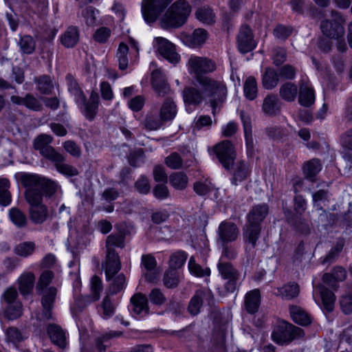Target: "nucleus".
<instances>
[{
	"label": "nucleus",
	"instance_id": "1",
	"mask_svg": "<svg viewBox=\"0 0 352 352\" xmlns=\"http://www.w3.org/2000/svg\"><path fill=\"white\" fill-rule=\"evenodd\" d=\"M188 65L190 72L195 74L196 80L203 87L206 96L209 98L212 114L215 116L217 108L226 99L227 88L223 82L203 75L216 70L215 62L206 57L191 56Z\"/></svg>",
	"mask_w": 352,
	"mask_h": 352
},
{
	"label": "nucleus",
	"instance_id": "2",
	"mask_svg": "<svg viewBox=\"0 0 352 352\" xmlns=\"http://www.w3.org/2000/svg\"><path fill=\"white\" fill-rule=\"evenodd\" d=\"M18 178L26 188L25 197L30 206V220L35 224L42 223L44 221V183L36 175L20 173Z\"/></svg>",
	"mask_w": 352,
	"mask_h": 352
},
{
	"label": "nucleus",
	"instance_id": "3",
	"mask_svg": "<svg viewBox=\"0 0 352 352\" xmlns=\"http://www.w3.org/2000/svg\"><path fill=\"white\" fill-rule=\"evenodd\" d=\"M269 213L267 204L254 206L247 214V223L243 228V237L245 250L252 252L256 246L261 232V222Z\"/></svg>",
	"mask_w": 352,
	"mask_h": 352
},
{
	"label": "nucleus",
	"instance_id": "4",
	"mask_svg": "<svg viewBox=\"0 0 352 352\" xmlns=\"http://www.w3.org/2000/svg\"><path fill=\"white\" fill-rule=\"evenodd\" d=\"M66 81L68 90L75 96L76 102L80 107L81 112L88 120H94L98 113L99 106L100 98L98 94L92 91L87 100L72 75L68 74L66 76Z\"/></svg>",
	"mask_w": 352,
	"mask_h": 352
},
{
	"label": "nucleus",
	"instance_id": "5",
	"mask_svg": "<svg viewBox=\"0 0 352 352\" xmlns=\"http://www.w3.org/2000/svg\"><path fill=\"white\" fill-rule=\"evenodd\" d=\"M191 12V6L186 0L175 1L161 18V27L164 29L177 28L187 21Z\"/></svg>",
	"mask_w": 352,
	"mask_h": 352
},
{
	"label": "nucleus",
	"instance_id": "6",
	"mask_svg": "<svg viewBox=\"0 0 352 352\" xmlns=\"http://www.w3.org/2000/svg\"><path fill=\"white\" fill-rule=\"evenodd\" d=\"M305 334L302 329L286 321H280L274 328L272 338L276 344L284 345L291 343L294 340L303 338Z\"/></svg>",
	"mask_w": 352,
	"mask_h": 352
},
{
	"label": "nucleus",
	"instance_id": "7",
	"mask_svg": "<svg viewBox=\"0 0 352 352\" xmlns=\"http://www.w3.org/2000/svg\"><path fill=\"white\" fill-rule=\"evenodd\" d=\"M332 19H324L320 23V30L323 35L332 39H339L344 35L343 24L346 19L342 14L336 10L331 11Z\"/></svg>",
	"mask_w": 352,
	"mask_h": 352
},
{
	"label": "nucleus",
	"instance_id": "8",
	"mask_svg": "<svg viewBox=\"0 0 352 352\" xmlns=\"http://www.w3.org/2000/svg\"><path fill=\"white\" fill-rule=\"evenodd\" d=\"M218 271L222 278L227 280L225 289L228 292L233 293L241 283V273L230 262L219 260L217 264Z\"/></svg>",
	"mask_w": 352,
	"mask_h": 352
},
{
	"label": "nucleus",
	"instance_id": "9",
	"mask_svg": "<svg viewBox=\"0 0 352 352\" xmlns=\"http://www.w3.org/2000/svg\"><path fill=\"white\" fill-rule=\"evenodd\" d=\"M214 151L223 167L230 170L236 157L232 142L223 140L214 146Z\"/></svg>",
	"mask_w": 352,
	"mask_h": 352
},
{
	"label": "nucleus",
	"instance_id": "10",
	"mask_svg": "<svg viewBox=\"0 0 352 352\" xmlns=\"http://www.w3.org/2000/svg\"><path fill=\"white\" fill-rule=\"evenodd\" d=\"M172 0H144L142 12L147 23L155 22L160 14L166 8Z\"/></svg>",
	"mask_w": 352,
	"mask_h": 352
},
{
	"label": "nucleus",
	"instance_id": "11",
	"mask_svg": "<svg viewBox=\"0 0 352 352\" xmlns=\"http://www.w3.org/2000/svg\"><path fill=\"white\" fill-rule=\"evenodd\" d=\"M45 158L52 161L56 170L66 176H76L78 175L76 168L67 164H65L63 155L57 152L52 146H45Z\"/></svg>",
	"mask_w": 352,
	"mask_h": 352
},
{
	"label": "nucleus",
	"instance_id": "12",
	"mask_svg": "<svg viewBox=\"0 0 352 352\" xmlns=\"http://www.w3.org/2000/svg\"><path fill=\"white\" fill-rule=\"evenodd\" d=\"M154 47L157 52L173 64H177L180 60V56L177 53L175 45L166 38L156 37L154 39Z\"/></svg>",
	"mask_w": 352,
	"mask_h": 352
},
{
	"label": "nucleus",
	"instance_id": "13",
	"mask_svg": "<svg viewBox=\"0 0 352 352\" xmlns=\"http://www.w3.org/2000/svg\"><path fill=\"white\" fill-rule=\"evenodd\" d=\"M237 43L239 50L243 54L252 51L256 47L252 31L249 25H241L237 36Z\"/></svg>",
	"mask_w": 352,
	"mask_h": 352
},
{
	"label": "nucleus",
	"instance_id": "14",
	"mask_svg": "<svg viewBox=\"0 0 352 352\" xmlns=\"http://www.w3.org/2000/svg\"><path fill=\"white\" fill-rule=\"evenodd\" d=\"M46 331L51 342L61 349L67 346V338L65 331L56 323H49L46 327Z\"/></svg>",
	"mask_w": 352,
	"mask_h": 352
},
{
	"label": "nucleus",
	"instance_id": "15",
	"mask_svg": "<svg viewBox=\"0 0 352 352\" xmlns=\"http://www.w3.org/2000/svg\"><path fill=\"white\" fill-rule=\"evenodd\" d=\"M239 234V228L232 222L223 221L218 228L219 239L223 244L235 241Z\"/></svg>",
	"mask_w": 352,
	"mask_h": 352
},
{
	"label": "nucleus",
	"instance_id": "16",
	"mask_svg": "<svg viewBox=\"0 0 352 352\" xmlns=\"http://www.w3.org/2000/svg\"><path fill=\"white\" fill-rule=\"evenodd\" d=\"M151 85L160 97H164L170 91V86L165 76L159 69L154 70L151 74Z\"/></svg>",
	"mask_w": 352,
	"mask_h": 352
},
{
	"label": "nucleus",
	"instance_id": "17",
	"mask_svg": "<svg viewBox=\"0 0 352 352\" xmlns=\"http://www.w3.org/2000/svg\"><path fill=\"white\" fill-rule=\"evenodd\" d=\"M347 273L346 270L341 266H336L333 268L331 272L324 273L322 276V281L337 290L338 288V283L346 280Z\"/></svg>",
	"mask_w": 352,
	"mask_h": 352
},
{
	"label": "nucleus",
	"instance_id": "18",
	"mask_svg": "<svg viewBox=\"0 0 352 352\" xmlns=\"http://www.w3.org/2000/svg\"><path fill=\"white\" fill-rule=\"evenodd\" d=\"M231 168H232L231 183L235 186L247 179L251 173L248 164L243 160H239L236 163L234 162Z\"/></svg>",
	"mask_w": 352,
	"mask_h": 352
},
{
	"label": "nucleus",
	"instance_id": "19",
	"mask_svg": "<svg viewBox=\"0 0 352 352\" xmlns=\"http://www.w3.org/2000/svg\"><path fill=\"white\" fill-rule=\"evenodd\" d=\"M141 263L146 271L143 273L145 279L148 282L155 281L159 276V272L156 269L157 261L155 257L151 254H144L142 256Z\"/></svg>",
	"mask_w": 352,
	"mask_h": 352
},
{
	"label": "nucleus",
	"instance_id": "20",
	"mask_svg": "<svg viewBox=\"0 0 352 352\" xmlns=\"http://www.w3.org/2000/svg\"><path fill=\"white\" fill-rule=\"evenodd\" d=\"M132 311L140 316L148 315L149 313L148 302L146 295L136 293L131 298Z\"/></svg>",
	"mask_w": 352,
	"mask_h": 352
},
{
	"label": "nucleus",
	"instance_id": "21",
	"mask_svg": "<svg viewBox=\"0 0 352 352\" xmlns=\"http://www.w3.org/2000/svg\"><path fill=\"white\" fill-rule=\"evenodd\" d=\"M211 292L210 291L199 289L197 290L194 296L191 298L188 306V311L192 316L197 315L201 310L204 304V300L207 297H210Z\"/></svg>",
	"mask_w": 352,
	"mask_h": 352
},
{
	"label": "nucleus",
	"instance_id": "22",
	"mask_svg": "<svg viewBox=\"0 0 352 352\" xmlns=\"http://www.w3.org/2000/svg\"><path fill=\"white\" fill-rule=\"evenodd\" d=\"M59 284L54 285H45V320H52V309L56 299Z\"/></svg>",
	"mask_w": 352,
	"mask_h": 352
},
{
	"label": "nucleus",
	"instance_id": "23",
	"mask_svg": "<svg viewBox=\"0 0 352 352\" xmlns=\"http://www.w3.org/2000/svg\"><path fill=\"white\" fill-rule=\"evenodd\" d=\"M207 38V31L202 28L195 30L191 35L186 33L181 34V39L183 43L191 47L203 44L206 41Z\"/></svg>",
	"mask_w": 352,
	"mask_h": 352
},
{
	"label": "nucleus",
	"instance_id": "24",
	"mask_svg": "<svg viewBox=\"0 0 352 352\" xmlns=\"http://www.w3.org/2000/svg\"><path fill=\"white\" fill-rule=\"evenodd\" d=\"M121 268L119 256L116 252H107L104 272L106 278L109 279L116 275Z\"/></svg>",
	"mask_w": 352,
	"mask_h": 352
},
{
	"label": "nucleus",
	"instance_id": "25",
	"mask_svg": "<svg viewBox=\"0 0 352 352\" xmlns=\"http://www.w3.org/2000/svg\"><path fill=\"white\" fill-rule=\"evenodd\" d=\"M241 118L243 125L247 155L252 157L254 154V142L252 134V124L250 117L244 111L241 112Z\"/></svg>",
	"mask_w": 352,
	"mask_h": 352
},
{
	"label": "nucleus",
	"instance_id": "26",
	"mask_svg": "<svg viewBox=\"0 0 352 352\" xmlns=\"http://www.w3.org/2000/svg\"><path fill=\"white\" fill-rule=\"evenodd\" d=\"M281 109V102L278 96L274 94L267 95L263 100L262 110L270 116L278 114Z\"/></svg>",
	"mask_w": 352,
	"mask_h": 352
},
{
	"label": "nucleus",
	"instance_id": "27",
	"mask_svg": "<svg viewBox=\"0 0 352 352\" xmlns=\"http://www.w3.org/2000/svg\"><path fill=\"white\" fill-rule=\"evenodd\" d=\"M261 302L260 291L257 289L248 292L245 296L244 305L248 313L253 314L258 311Z\"/></svg>",
	"mask_w": 352,
	"mask_h": 352
},
{
	"label": "nucleus",
	"instance_id": "28",
	"mask_svg": "<svg viewBox=\"0 0 352 352\" xmlns=\"http://www.w3.org/2000/svg\"><path fill=\"white\" fill-rule=\"evenodd\" d=\"M316 288L318 289L320 294L323 309L327 312H331L336 301L335 294L322 284H318Z\"/></svg>",
	"mask_w": 352,
	"mask_h": 352
},
{
	"label": "nucleus",
	"instance_id": "29",
	"mask_svg": "<svg viewBox=\"0 0 352 352\" xmlns=\"http://www.w3.org/2000/svg\"><path fill=\"white\" fill-rule=\"evenodd\" d=\"M289 312L293 321L301 326H307L311 322V316L302 308L297 305L289 307Z\"/></svg>",
	"mask_w": 352,
	"mask_h": 352
},
{
	"label": "nucleus",
	"instance_id": "30",
	"mask_svg": "<svg viewBox=\"0 0 352 352\" xmlns=\"http://www.w3.org/2000/svg\"><path fill=\"white\" fill-rule=\"evenodd\" d=\"M285 214L288 223L294 226L297 230L305 234L309 232V226L305 219L294 214L289 210L285 211Z\"/></svg>",
	"mask_w": 352,
	"mask_h": 352
},
{
	"label": "nucleus",
	"instance_id": "31",
	"mask_svg": "<svg viewBox=\"0 0 352 352\" xmlns=\"http://www.w3.org/2000/svg\"><path fill=\"white\" fill-rule=\"evenodd\" d=\"M109 282L107 292L110 295H116L126 287V279L124 274L113 275L109 279H107Z\"/></svg>",
	"mask_w": 352,
	"mask_h": 352
},
{
	"label": "nucleus",
	"instance_id": "32",
	"mask_svg": "<svg viewBox=\"0 0 352 352\" xmlns=\"http://www.w3.org/2000/svg\"><path fill=\"white\" fill-rule=\"evenodd\" d=\"M177 115V106L170 98H166L160 109V116L164 122L173 120Z\"/></svg>",
	"mask_w": 352,
	"mask_h": 352
},
{
	"label": "nucleus",
	"instance_id": "33",
	"mask_svg": "<svg viewBox=\"0 0 352 352\" xmlns=\"http://www.w3.org/2000/svg\"><path fill=\"white\" fill-rule=\"evenodd\" d=\"M314 91L307 85L302 83L299 87L298 102L300 105L309 107L314 103Z\"/></svg>",
	"mask_w": 352,
	"mask_h": 352
},
{
	"label": "nucleus",
	"instance_id": "34",
	"mask_svg": "<svg viewBox=\"0 0 352 352\" xmlns=\"http://www.w3.org/2000/svg\"><path fill=\"white\" fill-rule=\"evenodd\" d=\"M107 252H116L114 247L123 248L125 246V233L118 232L109 235L106 239Z\"/></svg>",
	"mask_w": 352,
	"mask_h": 352
},
{
	"label": "nucleus",
	"instance_id": "35",
	"mask_svg": "<svg viewBox=\"0 0 352 352\" xmlns=\"http://www.w3.org/2000/svg\"><path fill=\"white\" fill-rule=\"evenodd\" d=\"M298 87L294 83L287 82L283 84L279 89L280 97L287 102H294L298 94Z\"/></svg>",
	"mask_w": 352,
	"mask_h": 352
},
{
	"label": "nucleus",
	"instance_id": "36",
	"mask_svg": "<svg viewBox=\"0 0 352 352\" xmlns=\"http://www.w3.org/2000/svg\"><path fill=\"white\" fill-rule=\"evenodd\" d=\"M34 279V276L31 272H26L21 275L18 282L19 289L21 295H28L32 291Z\"/></svg>",
	"mask_w": 352,
	"mask_h": 352
},
{
	"label": "nucleus",
	"instance_id": "37",
	"mask_svg": "<svg viewBox=\"0 0 352 352\" xmlns=\"http://www.w3.org/2000/svg\"><path fill=\"white\" fill-rule=\"evenodd\" d=\"M79 41V32L76 27H69L61 36V43L66 47H74Z\"/></svg>",
	"mask_w": 352,
	"mask_h": 352
},
{
	"label": "nucleus",
	"instance_id": "38",
	"mask_svg": "<svg viewBox=\"0 0 352 352\" xmlns=\"http://www.w3.org/2000/svg\"><path fill=\"white\" fill-rule=\"evenodd\" d=\"M183 97L185 103L197 105L203 99V94L197 89L192 87H186L183 91Z\"/></svg>",
	"mask_w": 352,
	"mask_h": 352
},
{
	"label": "nucleus",
	"instance_id": "39",
	"mask_svg": "<svg viewBox=\"0 0 352 352\" xmlns=\"http://www.w3.org/2000/svg\"><path fill=\"white\" fill-rule=\"evenodd\" d=\"M11 100L14 104L25 105L28 109L34 111L39 110L41 107V102L30 95H27L25 98L13 96L11 97Z\"/></svg>",
	"mask_w": 352,
	"mask_h": 352
},
{
	"label": "nucleus",
	"instance_id": "40",
	"mask_svg": "<svg viewBox=\"0 0 352 352\" xmlns=\"http://www.w3.org/2000/svg\"><path fill=\"white\" fill-rule=\"evenodd\" d=\"M279 74L273 68L267 67L263 75L262 84L265 89H272L278 82Z\"/></svg>",
	"mask_w": 352,
	"mask_h": 352
},
{
	"label": "nucleus",
	"instance_id": "41",
	"mask_svg": "<svg viewBox=\"0 0 352 352\" xmlns=\"http://www.w3.org/2000/svg\"><path fill=\"white\" fill-rule=\"evenodd\" d=\"M320 170L321 164L318 159H312L305 163L303 166V173L305 177L311 181H314V178Z\"/></svg>",
	"mask_w": 352,
	"mask_h": 352
},
{
	"label": "nucleus",
	"instance_id": "42",
	"mask_svg": "<svg viewBox=\"0 0 352 352\" xmlns=\"http://www.w3.org/2000/svg\"><path fill=\"white\" fill-rule=\"evenodd\" d=\"M278 292L283 298L292 300L299 295L300 287L296 283H289L279 288Z\"/></svg>",
	"mask_w": 352,
	"mask_h": 352
},
{
	"label": "nucleus",
	"instance_id": "43",
	"mask_svg": "<svg viewBox=\"0 0 352 352\" xmlns=\"http://www.w3.org/2000/svg\"><path fill=\"white\" fill-rule=\"evenodd\" d=\"M169 181L171 186L177 190L185 189L188 183V177L183 172H176L171 174L169 177Z\"/></svg>",
	"mask_w": 352,
	"mask_h": 352
},
{
	"label": "nucleus",
	"instance_id": "44",
	"mask_svg": "<svg viewBox=\"0 0 352 352\" xmlns=\"http://www.w3.org/2000/svg\"><path fill=\"white\" fill-rule=\"evenodd\" d=\"M187 254L182 250H178L172 254L169 258V268L176 270L183 266L187 259Z\"/></svg>",
	"mask_w": 352,
	"mask_h": 352
},
{
	"label": "nucleus",
	"instance_id": "45",
	"mask_svg": "<svg viewBox=\"0 0 352 352\" xmlns=\"http://www.w3.org/2000/svg\"><path fill=\"white\" fill-rule=\"evenodd\" d=\"M244 94L250 100H253L257 96V83L254 77L249 76L243 86Z\"/></svg>",
	"mask_w": 352,
	"mask_h": 352
},
{
	"label": "nucleus",
	"instance_id": "46",
	"mask_svg": "<svg viewBox=\"0 0 352 352\" xmlns=\"http://www.w3.org/2000/svg\"><path fill=\"white\" fill-rule=\"evenodd\" d=\"M10 182L6 178H0V204L8 206L11 202V195L9 192Z\"/></svg>",
	"mask_w": 352,
	"mask_h": 352
},
{
	"label": "nucleus",
	"instance_id": "47",
	"mask_svg": "<svg viewBox=\"0 0 352 352\" xmlns=\"http://www.w3.org/2000/svg\"><path fill=\"white\" fill-rule=\"evenodd\" d=\"M164 120L162 118L153 113H148L146 116L142 124L144 126L149 130L154 131L160 129L164 124Z\"/></svg>",
	"mask_w": 352,
	"mask_h": 352
},
{
	"label": "nucleus",
	"instance_id": "48",
	"mask_svg": "<svg viewBox=\"0 0 352 352\" xmlns=\"http://www.w3.org/2000/svg\"><path fill=\"white\" fill-rule=\"evenodd\" d=\"M163 282L164 286L167 288L176 287L179 283V273L176 270L169 268L164 273Z\"/></svg>",
	"mask_w": 352,
	"mask_h": 352
},
{
	"label": "nucleus",
	"instance_id": "49",
	"mask_svg": "<svg viewBox=\"0 0 352 352\" xmlns=\"http://www.w3.org/2000/svg\"><path fill=\"white\" fill-rule=\"evenodd\" d=\"M129 53V47L124 44V43H121L119 45L118 52H117V58L119 63V68L121 70H124L128 67V58L127 54Z\"/></svg>",
	"mask_w": 352,
	"mask_h": 352
},
{
	"label": "nucleus",
	"instance_id": "50",
	"mask_svg": "<svg viewBox=\"0 0 352 352\" xmlns=\"http://www.w3.org/2000/svg\"><path fill=\"white\" fill-rule=\"evenodd\" d=\"M129 163L131 166L136 167L144 162L145 158L144 151L142 148H135L130 151L127 156Z\"/></svg>",
	"mask_w": 352,
	"mask_h": 352
},
{
	"label": "nucleus",
	"instance_id": "51",
	"mask_svg": "<svg viewBox=\"0 0 352 352\" xmlns=\"http://www.w3.org/2000/svg\"><path fill=\"white\" fill-rule=\"evenodd\" d=\"M188 269L192 274L198 277H203L204 276H209L210 274V269H203L199 265L196 263L194 256H191L188 262Z\"/></svg>",
	"mask_w": 352,
	"mask_h": 352
},
{
	"label": "nucleus",
	"instance_id": "52",
	"mask_svg": "<svg viewBox=\"0 0 352 352\" xmlns=\"http://www.w3.org/2000/svg\"><path fill=\"white\" fill-rule=\"evenodd\" d=\"M101 307L102 309V317L104 318L107 319L114 314L116 306L110 297V294H107L104 296L101 304Z\"/></svg>",
	"mask_w": 352,
	"mask_h": 352
},
{
	"label": "nucleus",
	"instance_id": "53",
	"mask_svg": "<svg viewBox=\"0 0 352 352\" xmlns=\"http://www.w3.org/2000/svg\"><path fill=\"white\" fill-rule=\"evenodd\" d=\"M91 289L92 296L90 297L89 302L96 301L100 298V292L102 290V284L101 279L94 276L91 280Z\"/></svg>",
	"mask_w": 352,
	"mask_h": 352
},
{
	"label": "nucleus",
	"instance_id": "54",
	"mask_svg": "<svg viewBox=\"0 0 352 352\" xmlns=\"http://www.w3.org/2000/svg\"><path fill=\"white\" fill-rule=\"evenodd\" d=\"M294 28L292 26H286L278 24L274 29V36L279 40L285 41L293 32Z\"/></svg>",
	"mask_w": 352,
	"mask_h": 352
},
{
	"label": "nucleus",
	"instance_id": "55",
	"mask_svg": "<svg viewBox=\"0 0 352 352\" xmlns=\"http://www.w3.org/2000/svg\"><path fill=\"white\" fill-rule=\"evenodd\" d=\"M22 314V305L20 302H14L10 305H7L5 315L10 320H14L20 317Z\"/></svg>",
	"mask_w": 352,
	"mask_h": 352
},
{
	"label": "nucleus",
	"instance_id": "56",
	"mask_svg": "<svg viewBox=\"0 0 352 352\" xmlns=\"http://www.w3.org/2000/svg\"><path fill=\"white\" fill-rule=\"evenodd\" d=\"M19 46L23 53L30 54L35 49V43L30 36H22L19 41Z\"/></svg>",
	"mask_w": 352,
	"mask_h": 352
},
{
	"label": "nucleus",
	"instance_id": "57",
	"mask_svg": "<svg viewBox=\"0 0 352 352\" xmlns=\"http://www.w3.org/2000/svg\"><path fill=\"white\" fill-rule=\"evenodd\" d=\"M10 219L14 224L18 227L24 226L26 223V217L19 210L12 208L10 210Z\"/></svg>",
	"mask_w": 352,
	"mask_h": 352
},
{
	"label": "nucleus",
	"instance_id": "58",
	"mask_svg": "<svg viewBox=\"0 0 352 352\" xmlns=\"http://www.w3.org/2000/svg\"><path fill=\"white\" fill-rule=\"evenodd\" d=\"M35 250V245L32 242H24L19 244L15 248V253L21 256H28Z\"/></svg>",
	"mask_w": 352,
	"mask_h": 352
},
{
	"label": "nucleus",
	"instance_id": "59",
	"mask_svg": "<svg viewBox=\"0 0 352 352\" xmlns=\"http://www.w3.org/2000/svg\"><path fill=\"white\" fill-rule=\"evenodd\" d=\"M197 18L204 23L210 24L213 22L214 14L210 8H201L196 12Z\"/></svg>",
	"mask_w": 352,
	"mask_h": 352
},
{
	"label": "nucleus",
	"instance_id": "60",
	"mask_svg": "<svg viewBox=\"0 0 352 352\" xmlns=\"http://www.w3.org/2000/svg\"><path fill=\"white\" fill-rule=\"evenodd\" d=\"M166 164L172 169H179L182 167L183 160L177 153H173L165 159Z\"/></svg>",
	"mask_w": 352,
	"mask_h": 352
},
{
	"label": "nucleus",
	"instance_id": "61",
	"mask_svg": "<svg viewBox=\"0 0 352 352\" xmlns=\"http://www.w3.org/2000/svg\"><path fill=\"white\" fill-rule=\"evenodd\" d=\"M340 305L342 311L345 314L352 312V292H349L341 297Z\"/></svg>",
	"mask_w": 352,
	"mask_h": 352
},
{
	"label": "nucleus",
	"instance_id": "62",
	"mask_svg": "<svg viewBox=\"0 0 352 352\" xmlns=\"http://www.w3.org/2000/svg\"><path fill=\"white\" fill-rule=\"evenodd\" d=\"M296 69L291 65H285L278 69L279 76L283 79L292 80L296 76Z\"/></svg>",
	"mask_w": 352,
	"mask_h": 352
},
{
	"label": "nucleus",
	"instance_id": "63",
	"mask_svg": "<svg viewBox=\"0 0 352 352\" xmlns=\"http://www.w3.org/2000/svg\"><path fill=\"white\" fill-rule=\"evenodd\" d=\"M342 248L343 244L341 243H338L336 246L331 249L329 254L323 258L322 263L325 264L333 262L338 257L339 253L342 251Z\"/></svg>",
	"mask_w": 352,
	"mask_h": 352
},
{
	"label": "nucleus",
	"instance_id": "64",
	"mask_svg": "<svg viewBox=\"0 0 352 352\" xmlns=\"http://www.w3.org/2000/svg\"><path fill=\"white\" fill-rule=\"evenodd\" d=\"M151 302L156 305H162L166 301V297L160 289H153L149 294Z\"/></svg>",
	"mask_w": 352,
	"mask_h": 352
}]
</instances>
